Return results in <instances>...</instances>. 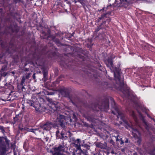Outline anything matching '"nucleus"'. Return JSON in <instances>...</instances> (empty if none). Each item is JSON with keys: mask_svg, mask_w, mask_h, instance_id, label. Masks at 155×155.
Masks as SVG:
<instances>
[{"mask_svg": "<svg viewBox=\"0 0 155 155\" xmlns=\"http://www.w3.org/2000/svg\"><path fill=\"white\" fill-rule=\"evenodd\" d=\"M88 108L93 111L104 110L107 111L109 108V98L103 96L98 99L97 101L89 105Z\"/></svg>", "mask_w": 155, "mask_h": 155, "instance_id": "1", "label": "nucleus"}, {"mask_svg": "<svg viewBox=\"0 0 155 155\" xmlns=\"http://www.w3.org/2000/svg\"><path fill=\"white\" fill-rule=\"evenodd\" d=\"M109 99L111 101V106L112 108L114 111L112 110V113L114 115H117V119L120 118V119L123 122H125L126 124L128 123L125 119V115L124 114L121 112L117 107L114 99L111 97H109Z\"/></svg>", "mask_w": 155, "mask_h": 155, "instance_id": "2", "label": "nucleus"}, {"mask_svg": "<svg viewBox=\"0 0 155 155\" xmlns=\"http://www.w3.org/2000/svg\"><path fill=\"white\" fill-rule=\"evenodd\" d=\"M10 141L6 136L0 137V155H5L10 145Z\"/></svg>", "mask_w": 155, "mask_h": 155, "instance_id": "3", "label": "nucleus"}, {"mask_svg": "<svg viewBox=\"0 0 155 155\" xmlns=\"http://www.w3.org/2000/svg\"><path fill=\"white\" fill-rule=\"evenodd\" d=\"M112 68L114 72V76L115 79L119 82L121 85L124 86V77L122 76L123 77H121L119 68L116 67H113V66Z\"/></svg>", "mask_w": 155, "mask_h": 155, "instance_id": "4", "label": "nucleus"}, {"mask_svg": "<svg viewBox=\"0 0 155 155\" xmlns=\"http://www.w3.org/2000/svg\"><path fill=\"white\" fill-rule=\"evenodd\" d=\"M58 117H57L56 119L53 120V122L52 123L50 122H47L45 124L43 125H42L41 127L44 130H49L51 127V126L52 125L53 127L54 128H58Z\"/></svg>", "mask_w": 155, "mask_h": 155, "instance_id": "5", "label": "nucleus"}, {"mask_svg": "<svg viewBox=\"0 0 155 155\" xmlns=\"http://www.w3.org/2000/svg\"><path fill=\"white\" fill-rule=\"evenodd\" d=\"M132 135L137 140V143L138 145H140L142 141L141 137H138L137 134H140V133L139 131L137 129H133L132 132Z\"/></svg>", "mask_w": 155, "mask_h": 155, "instance_id": "6", "label": "nucleus"}, {"mask_svg": "<svg viewBox=\"0 0 155 155\" xmlns=\"http://www.w3.org/2000/svg\"><path fill=\"white\" fill-rule=\"evenodd\" d=\"M59 93H60L63 95L65 97H69V90L65 88L62 89L59 88Z\"/></svg>", "mask_w": 155, "mask_h": 155, "instance_id": "7", "label": "nucleus"}, {"mask_svg": "<svg viewBox=\"0 0 155 155\" xmlns=\"http://www.w3.org/2000/svg\"><path fill=\"white\" fill-rule=\"evenodd\" d=\"M75 147L76 148V149H74V151L78 155H81L82 154L83 155H85L84 152L81 149L80 145L78 144H75Z\"/></svg>", "mask_w": 155, "mask_h": 155, "instance_id": "8", "label": "nucleus"}, {"mask_svg": "<svg viewBox=\"0 0 155 155\" xmlns=\"http://www.w3.org/2000/svg\"><path fill=\"white\" fill-rule=\"evenodd\" d=\"M65 120L64 116L60 115L59 116V124L62 128L65 127Z\"/></svg>", "mask_w": 155, "mask_h": 155, "instance_id": "9", "label": "nucleus"}, {"mask_svg": "<svg viewBox=\"0 0 155 155\" xmlns=\"http://www.w3.org/2000/svg\"><path fill=\"white\" fill-rule=\"evenodd\" d=\"M119 6H125V5H128L133 3V0H120Z\"/></svg>", "mask_w": 155, "mask_h": 155, "instance_id": "10", "label": "nucleus"}, {"mask_svg": "<svg viewBox=\"0 0 155 155\" xmlns=\"http://www.w3.org/2000/svg\"><path fill=\"white\" fill-rule=\"evenodd\" d=\"M110 14L111 12H109L105 13L101 15L100 17H98L97 19L98 22H99L101 20L105 18H108V17H109L108 16L110 15Z\"/></svg>", "mask_w": 155, "mask_h": 155, "instance_id": "11", "label": "nucleus"}, {"mask_svg": "<svg viewBox=\"0 0 155 155\" xmlns=\"http://www.w3.org/2000/svg\"><path fill=\"white\" fill-rule=\"evenodd\" d=\"M141 117H142V121L143 123L144 124V126L146 129L148 131L150 129V127L149 126V124L146 121L144 118L142 116V115H141Z\"/></svg>", "mask_w": 155, "mask_h": 155, "instance_id": "12", "label": "nucleus"}, {"mask_svg": "<svg viewBox=\"0 0 155 155\" xmlns=\"http://www.w3.org/2000/svg\"><path fill=\"white\" fill-rule=\"evenodd\" d=\"M84 117L88 121H93L95 118V115L93 114L91 115H85Z\"/></svg>", "mask_w": 155, "mask_h": 155, "instance_id": "13", "label": "nucleus"}, {"mask_svg": "<svg viewBox=\"0 0 155 155\" xmlns=\"http://www.w3.org/2000/svg\"><path fill=\"white\" fill-rule=\"evenodd\" d=\"M107 62L108 64H107V65L112 71L111 67H112L113 65V61L112 59L111 58H108L107 60Z\"/></svg>", "mask_w": 155, "mask_h": 155, "instance_id": "14", "label": "nucleus"}, {"mask_svg": "<svg viewBox=\"0 0 155 155\" xmlns=\"http://www.w3.org/2000/svg\"><path fill=\"white\" fill-rule=\"evenodd\" d=\"M50 152L52 153L53 155H58V147L54 148L50 150Z\"/></svg>", "mask_w": 155, "mask_h": 155, "instance_id": "15", "label": "nucleus"}, {"mask_svg": "<svg viewBox=\"0 0 155 155\" xmlns=\"http://www.w3.org/2000/svg\"><path fill=\"white\" fill-rule=\"evenodd\" d=\"M51 108L54 111L57 110L58 108V105L57 104L53 103L51 104Z\"/></svg>", "mask_w": 155, "mask_h": 155, "instance_id": "16", "label": "nucleus"}, {"mask_svg": "<svg viewBox=\"0 0 155 155\" xmlns=\"http://www.w3.org/2000/svg\"><path fill=\"white\" fill-rule=\"evenodd\" d=\"M103 88L104 89H108L111 87L110 85L107 82H104L103 84Z\"/></svg>", "mask_w": 155, "mask_h": 155, "instance_id": "17", "label": "nucleus"}, {"mask_svg": "<svg viewBox=\"0 0 155 155\" xmlns=\"http://www.w3.org/2000/svg\"><path fill=\"white\" fill-rule=\"evenodd\" d=\"M67 138L66 136L65 135L64 133L63 132H61V136L59 135V138L62 139V140L64 139L65 140Z\"/></svg>", "mask_w": 155, "mask_h": 155, "instance_id": "18", "label": "nucleus"}, {"mask_svg": "<svg viewBox=\"0 0 155 155\" xmlns=\"http://www.w3.org/2000/svg\"><path fill=\"white\" fill-rule=\"evenodd\" d=\"M64 147H63L62 145H59V152H64Z\"/></svg>", "mask_w": 155, "mask_h": 155, "instance_id": "19", "label": "nucleus"}, {"mask_svg": "<svg viewBox=\"0 0 155 155\" xmlns=\"http://www.w3.org/2000/svg\"><path fill=\"white\" fill-rule=\"evenodd\" d=\"M96 146L97 147L101 148V149L104 148V145L103 144L101 143H98L96 144Z\"/></svg>", "mask_w": 155, "mask_h": 155, "instance_id": "20", "label": "nucleus"}, {"mask_svg": "<svg viewBox=\"0 0 155 155\" xmlns=\"http://www.w3.org/2000/svg\"><path fill=\"white\" fill-rule=\"evenodd\" d=\"M75 1L77 2L80 3L82 5H84L85 3H84L85 0H76Z\"/></svg>", "mask_w": 155, "mask_h": 155, "instance_id": "21", "label": "nucleus"}, {"mask_svg": "<svg viewBox=\"0 0 155 155\" xmlns=\"http://www.w3.org/2000/svg\"><path fill=\"white\" fill-rule=\"evenodd\" d=\"M110 21L111 18L110 17H108L106 21H103L102 23H101V25H103L104 24H105L106 22H107L109 23Z\"/></svg>", "mask_w": 155, "mask_h": 155, "instance_id": "22", "label": "nucleus"}, {"mask_svg": "<svg viewBox=\"0 0 155 155\" xmlns=\"http://www.w3.org/2000/svg\"><path fill=\"white\" fill-rule=\"evenodd\" d=\"M80 140L79 139H78L74 140V143L75 146V144H78L80 145Z\"/></svg>", "mask_w": 155, "mask_h": 155, "instance_id": "23", "label": "nucleus"}, {"mask_svg": "<svg viewBox=\"0 0 155 155\" xmlns=\"http://www.w3.org/2000/svg\"><path fill=\"white\" fill-rule=\"evenodd\" d=\"M0 130L3 134H4L5 132L4 128L3 126H0Z\"/></svg>", "mask_w": 155, "mask_h": 155, "instance_id": "24", "label": "nucleus"}, {"mask_svg": "<svg viewBox=\"0 0 155 155\" xmlns=\"http://www.w3.org/2000/svg\"><path fill=\"white\" fill-rule=\"evenodd\" d=\"M37 130H38L37 129H28V131L32 132H33L35 133V131H37Z\"/></svg>", "mask_w": 155, "mask_h": 155, "instance_id": "25", "label": "nucleus"}, {"mask_svg": "<svg viewBox=\"0 0 155 155\" xmlns=\"http://www.w3.org/2000/svg\"><path fill=\"white\" fill-rule=\"evenodd\" d=\"M25 80L26 79L25 78L23 77L21 81V85H24V84Z\"/></svg>", "mask_w": 155, "mask_h": 155, "instance_id": "26", "label": "nucleus"}, {"mask_svg": "<svg viewBox=\"0 0 155 155\" xmlns=\"http://www.w3.org/2000/svg\"><path fill=\"white\" fill-rule=\"evenodd\" d=\"M118 136H119L118 135L117 136V139H116V141H121V142L120 143L121 144H122L124 142L122 140V139L121 138L120 139H118Z\"/></svg>", "mask_w": 155, "mask_h": 155, "instance_id": "27", "label": "nucleus"}, {"mask_svg": "<svg viewBox=\"0 0 155 155\" xmlns=\"http://www.w3.org/2000/svg\"><path fill=\"white\" fill-rule=\"evenodd\" d=\"M102 25H101V24L100 26L98 27V28L96 29V31H97V32L98 31L100 30L102 28V27H101Z\"/></svg>", "mask_w": 155, "mask_h": 155, "instance_id": "28", "label": "nucleus"}, {"mask_svg": "<svg viewBox=\"0 0 155 155\" xmlns=\"http://www.w3.org/2000/svg\"><path fill=\"white\" fill-rule=\"evenodd\" d=\"M125 91L126 92L127 94H129L130 91L129 88L127 87L125 89Z\"/></svg>", "mask_w": 155, "mask_h": 155, "instance_id": "29", "label": "nucleus"}, {"mask_svg": "<svg viewBox=\"0 0 155 155\" xmlns=\"http://www.w3.org/2000/svg\"><path fill=\"white\" fill-rule=\"evenodd\" d=\"M30 75V74H26L25 76H23V77H25V78L26 79H28L29 78Z\"/></svg>", "mask_w": 155, "mask_h": 155, "instance_id": "30", "label": "nucleus"}, {"mask_svg": "<svg viewBox=\"0 0 155 155\" xmlns=\"http://www.w3.org/2000/svg\"><path fill=\"white\" fill-rule=\"evenodd\" d=\"M18 116L19 115H16V116L14 118V121H16L18 119Z\"/></svg>", "mask_w": 155, "mask_h": 155, "instance_id": "31", "label": "nucleus"}, {"mask_svg": "<svg viewBox=\"0 0 155 155\" xmlns=\"http://www.w3.org/2000/svg\"><path fill=\"white\" fill-rule=\"evenodd\" d=\"M105 7H104L103 8H102L100 10H98V11L99 12H104L105 10Z\"/></svg>", "mask_w": 155, "mask_h": 155, "instance_id": "32", "label": "nucleus"}, {"mask_svg": "<svg viewBox=\"0 0 155 155\" xmlns=\"http://www.w3.org/2000/svg\"><path fill=\"white\" fill-rule=\"evenodd\" d=\"M47 73L46 72H44L43 73L44 77L45 78V77H46V76H47Z\"/></svg>", "mask_w": 155, "mask_h": 155, "instance_id": "33", "label": "nucleus"}, {"mask_svg": "<svg viewBox=\"0 0 155 155\" xmlns=\"http://www.w3.org/2000/svg\"><path fill=\"white\" fill-rule=\"evenodd\" d=\"M111 6V4H110V5H108L107 6V7L106 8V10H107L108 8L109 7H110Z\"/></svg>", "mask_w": 155, "mask_h": 155, "instance_id": "34", "label": "nucleus"}, {"mask_svg": "<svg viewBox=\"0 0 155 155\" xmlns=\"http://www.w3.org/2000/svg\"><path fill=\"white\" fill-rule=\"evenodd\" d=\"M6 68V66H5L4 68H2V69L3 70V71H4L5 70Z\"/></svg>", "mask_w": 155, "mask_h": 155, "instance_id": "35", "label": "nucleus"}, {"mask_svg": "<svg viewBox=\"0 0 155 155\" xmlns=\"http://www.w3.org/2000/svg\"><path fill=\"white\" fill-rule=\"evenodd\" d=\"M33 77L34 79H35V74L34 73L33 75Z\"/></svg>", "mask_w": 155, "mask_h": 155, "instance_id": "36", "label": "nucleus"}, {"mask_svg": "<svg viewBox=\"0 0 155 155\" xmlns=\"http://www.w3.org/2000/svg\"><path fill=\"white\" fill-rule=\"evenodd\" d=\"M72 154V155H76V153H75V152H74V150Z\"/></svg>", "mask_w": 155, "mask_h": 155, "instance_id": "37", "label": "nucleus"}, {"mask_svg": "<svg viewBox=\"0 0 155 155\" xmlns=\"http://www.w3.org/2000/svg\"><path fill=\"white\" fill-rule=\"evenodd\" d=\"M128 139L126 138V140L125 141V143H128Z\"/></svg>", "mask_w": 155, "mask_h": 155, "instance_id": "38", "label": "nucleus"}, {"mask_svg": "<svg viewBox=\"0 0 155 155\" xmlns=\"http://www.w3.org/2000/svg\"><path fill=\"white\" fill-rule=\"evenodd\" d=\"M72 2H74L75 3H76V2L75 1L76 0H71Z\"/></svg>", "mask_w": 155, "mask_h": 155, "instance_id": "39", "label": "nucleus"}, {"mask_svg": "<svg viewBox=\"0 0 155 155\" xmlns=\"http://www.w3.org/2000/svg\"><path fill=\"white\" fill-rule=\"evenodd\" d=\"M48 139H49V138L47 137H46V138H45L46 141H48Z\"/></svg>", "mask_w": 155, "mask_h": 155, "instance_id": "40", "label": "nucleus"}, {"mask_svg": "<svg viewBox=\"0 0 155 155\" xmlns=\"http://www.w3.org/2000/svg\"><path fill=\"white\" fill-rule=\"evenodd\" d=\"M21 85L22 86V87L21 88L22 89H23L25 88L24 85Z\"/></svg>", "mask_w": 155, "mask_h": 155, "instance_id": "41", "label": "nucleus"}, {"mask_svg": "<svg viewBox=\"0 0 155 155\" xmlns=\"http://www.w3.org/2000/svg\"><path fill=\"white\" fill-rule=\"evenodd\" d=\"M58 131L57 130L56 131V135L57 136V137H58Z\"/></svg>", "mask_w": 155, "mask_h": 155, "instance_id": "42", "label": "nucleus"}, {"mask_svg": "<svg viewBox=\"0 0 155 155\" xmlns=\"http://www.w3.org/2000/svg\"><path fill=\"white\" fill-rule=\"evenodd\" d=\"M133 155H137V153H133Z\"/></svg>", "mask_w": 155, "mask_h": 155, "instance_id": "43", "label": "nucleus"}, {"mask_svg": "<svg viewBox=\"0 0 155 155\" xmlns=\"http://www.w3.org/2000/svg\"><path fill=\"white\" fill-rule=\"evenodd\" d=\"M151 119L153 120L154 122H155V120L154 118H151Z\"/></svg>", "mask_w": 155, "mask_h": 155, "instance_id": "44", "label": "nucleus"}, {"mask_svg": "<svg viewBox=\"0 0 155 155\" xmlns=\"http://www.w3.org/2000/svg\"><path fill=\"white\" fill-rule=\"evenodd\" d=\"M152 155H155V153H154V152L152 153Z\"/></svg>", "mask_w": 155, "mask_h": 155, "instance_id": "45", "label": "nucleus"}, {"mask_svg": "<svg viewBox=\"0 0 155 155\" xmlns=\"http://www.w3.org/2000/svg\"><path fill=\"white\" fill-rule=\"evenodd\" d=\"M147 116H148V117L149 118H151V117L150 116V115H147Z\"/></svg>", "mask_w": 155, "mask_h": 155, "instance_id": "46", "label": "nucleus"}, {"mask_svg": "<svg viewBox=\"0 0 155 155\" xmlns=\"http://www.w3.org/2000/svg\"><path fill=\"white\" fill-rule=\"evenodd\" d=\"M72 36V35H71V36H69V37H68V38H71V36Z\"/></svg>", "mask_w": 155, "mask_h": 155, "instance_id": "47", "label": "nucleus"}, {"mask_svg": "<svg viewBox=\"0 0 155 155\" xmlns=\"http://www.w3.org/2000/svg\"><path fill=\"white\" fill-rule=\"evenodd\" d=\"M109 79L110 80H111L112 79L111 78H109Z\"/></svg>", "mask_w": 155, "mask_h": 155, "instance_id": "48", "label": "nucleus"}, {"mask_svg": "<svg viewBox=\"0 0 155 155\" xmlns=\"http://www.w3.org/2000/svg\"><path fill=\"white\" fill-rule=\"evenodd\" d=\"M138 148H137V150L138 149Z\"/></svg>", "mask_w": 155, "mask_h": 155, "instance_id": "49", "label": "nucleus"}, {"mask_svg": "<svg viewBox=\"0 0 155 155\" xmlns=\"http://www.w3.org/2000/svg\"><path fill=\"white\" fill-rule=\"evenodd\" d=\"M31 106H34L32 104H31Z\"/></svg>", "mask_w": 155, "mask_h": 155, "instance_id": "50", "label": "nucleus"}, {"mask_svg": "<svg viewBox=\"0 0 155 155\" xmlns=\"http://www.w3.org/2000/svg\"><path fill=\"white\" fill-rule=\"evenodd\" d=\"M58 43H59H59H60V42H59V41Z\"/></svg>", "mask_w": 155, "mask_h": 155, "instance_id": "51", "label": "nucleus"}, {"mask_svg": "<svg viewBox=\"0 0 155 155\" xmlns=\"http://www.w3.org/2000/svg\"><path fill=\"white\" fill-rule=\"evenodd\" d=\"M79 57H81V56H79Z\"/></svg>", "mask_w": 155, "mask_h": 155, "instance_id": "52", "label": "nucleus"}, {"mask_svg": "<svg viewBox=\"0 0 155 155\" xmlns=\"http://www.w3.org/2000/svg\"><path fill=\"white\" fill-rule=\"evenodd\" d=\"M116 0H115V1H116Z\"/></svg>", "mask_w": 155, "mask_h": 155, "instance_id": "53", "label": "nucleus"}, {"mask_svg": "<svg viewBox=\"0 0 155 155\" xmlns=\"http://www.w3.org/2000/svg\"><path fill=\"white\" fill-rule=\"evenodd\" d=\"M154 150H155V149H154Z\"/></svg>", "mask_w": 155, "mask_h": 155, "instance_id": "54", "label": "nucleus"}]
</instances>
